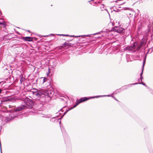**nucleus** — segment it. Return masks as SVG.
<instances>
[{"mask_svg":"<svg viewBox=\"0 0 153 153\" xmlns=\"http://www.w3.org/2000/svg\"><path fill=\"white\" fill-rule=\"evenodd\" d=\"M33 94L35 98L33 102L31 99L27 97L25 98L24 101L25 104L23 105L25 106V108H31L33 106L36 109H39L43 106L46 101L45 95L41 91L33 92Z\"/></svg>","mask_w":153,"mask_h":153,"instance_id":"f257e3e1","label":"nucleus"},{"mask_svg":"<svg viewBox=\"0 0 153 153\" xmlns=\"http://www.w3.org/2000/svg\"><path fill=\"white\" fill-rule=\"evenodd\" d=\"M111 95H101V96H94V97H90L89 98H87V97H82L80 98L79 100H77L80 103L82 102H83L85 101L88 99H93L94 98H97L99 97H111Z\"/></svg>","mask_w":153,"mask_h":153,"instance_id":"f03ea898","label":"nucleus"},{"mask_svg":"<svg viewBox=\"0 0 153 153\" xmlns=\"http://www.w3.org/2000/svg\"><path fill=\"white\" fill-rule=\"evenodd\" d=\"M19 115V114H18L16 111H13L9 114L8 117L6 118V120L7 122L9 121Z\"/></svg>","mask_w":153,"mask_h":153,"instance_id":"7ed1b4c3","label":"nucleus"},{"mask_svg":"<svg viewBox=\"0 0 153 153\" xmlns=\"http://www.w3.org/2000/svg\"><path fill=\"white\" fill-rule=\"evenodd\" d=\"M123 50L125 51L135 52L134 46H133V45L132 46H125L123 48Z\"/></svg>","mask_w":153,"mask_h":153,"instance_id":"20e7f679","label":"nucleus"},{"mask_svg":"<svg viewBox=\"0 0 153 153\" xmlns=\"http://www.w3.org/2000/svg\"><path fill=\"white\" fill-rule=\"evenodd\" d=\"M25 109V106H23V105H21L20 106H19L15 108L13 111H16V113H17L18 114H19L18 112V111H19Z\"/></svg>","mask_w":153,"mask_h":153,"instance_id":"39448f33","label":"nucleus"},{"mask_svg":"<svg viewBox=\"0 0 153 153\" xmlns=\"http://www.w3.org/2000/svg\"><path fill=\"white\" fill-rule=\"evenodd\" d=\"M142 84L143 85H144L145 86H146V84L143 83L142 82H141L136 83H133V84H129V85H128L127 86V85L125 86L128 87L129 86H131V85H137V84ZM125 86H124L122 87L121 88V89H122L123 90L126 89V88H125Z\"/></svg>","mask_w":153,"mask_h":153,"instance_id":"423d86ee","label":"nucleus"},{"mask_svg":"<svg viewBox=\"0 0 153 153\" xmlns=\"http://www.w3.org/2000/svg\"><path fill=\"white\" fill-rule=\"evenodd\" d=\"M22 39L25 41L31 42L33 40V38L30 37H23Z\"/></svg>","mask_w":153,"mask_h":153,"instance_id":"0eeeda50","label":"nucleus"},{"mask_svg":"<svg viewBox=\"0 0 153 153\" xmlns=\"http://www.w3.org/2000/svg\"><path fill=\"white\" fill-rule=\"evenodd\" d=\"M137 44L136 42H134L133 43V46H134V49L135 50V52L137 51H138L139 50L141 46H137Z\"/></svg>","mask_w":153,"mask_h":153,"instance_id":"6e6552de","label":"nucleus"},{"mask_svg":"<svg viewBox=\"0 0 153 153\" xmlns=\"http://www.w3.org/2000/svg\"><path fill=\"white\" fill-rule=\"evenodd\" d=\"M124 30V29L123 28L118 27V30H117V33H121L122 32H123Z\"/></svg>","mask_w":153,"mask_h":153,"instance_id":"1a4fd4ad","label":"nucleus"},{"mask_svg":"<svg viewBox=\"0 0 153 153\" xmlns=\"http://www.w3.org/2000/svg\"><path fill=\"white\" fill-rule=\"evenodd\" d=\"M80 103L78 101V100H77L76 101V102H75V104L74 105L73 107L72 108H71L70 109H72L73 108H75V107H76Z\"/></svg>","mask_w":153,"mask_h":153,"instance_id":"9d476101","label":"nucleus"},{"mask_svg":"<svg viewBox=\"0 0 153 153\" xmlns=\"http://www.w3.org/2000/svg\"><path fill=\"white\" fill-rule=\"evenodd\" d=\"M56 117H52L50 119V121L52 122H54L56 121V122H57L58 121V120L59 119H61V118H60L56 120Z\"/></svg>","mask_w":153,"mask_h":153,"instance_id":"9b49d317","label":"nucleus"},{"mask_svg":"<svg viewBox=\"0 0 153 153\" xmlns=\"http://www.w3.org/2000/svg\"><path fill=\"white\" fill-rule=\"evenodd\" d=\"M43 117L46 118H50L51 117V115L50 114H45Z\"/></svg>","mask_w":153,"mask_h":153,"instance_id":"f8f14e48","label":"nucleus"},{"mask_svg":"<svg viewBox=\"0 0 153 153\" xmlns=\"http://www.w3.org/2000/svg\"><path fill=\"white\" fill-rule=\"evenodd\" d=\"M118 27H115L112 28V30L114 32H116L117 33L118 30Z\"/></svg>","mask_w":153,"mask_h":153,"instance_id":"ddd939ff","label":"nucleus"},{"mask_svg":"<svg viewBox=\"0 0 153 153\" xmlns=\"http://www.w3.org/2000/svg\"><path fill=\"white\" fill-rule=\"evenodd\" d=\"M71 110V109L70 108L66 110V111L63 114L62 116V117L61 118V119L62 117H63L69 111H70Z\"/></svg>","mask_w":153,"mask_h":153,"instance_id":"4468645a","label":"nucleus"},{"mask_svg":"<svg viewBox=\"0 0 153 153\" xmlns=\"http://www.w3.org/2000/svg\"><path fill=\"white\" fill-rule=\"evenodd\" d=\"M25 80V78L23 77L22 76L20 79V81L22 83Z\"/></svg>","mask_w":153,"mask_h":153,"instance_id":"2eb2a0df","label":"nucleus"},{"mask_svg":"<svg viewBox=\"0 0 153 153\" xmlns=\"http://www.w3.org/2000/svg\"><path fill=\"white\" fill-rule=\"evenodd\" d=\"M48 81V79L47 78L44 77L42 80V82L43 83H44L45 82H47Z\"/></svg>","mask_w":153,"mask_h":153,"instance_id":"dca6fc26","label":"nucleus"},{"mask_svg":"<svg viewBox=\"0 0 153 153\" xmlns=\"http://www.w3.org/2000/svg\"><path fill=\"white\" fill-rule=\"evenodd\" d=\"M145 62H146V60H145V59H144L143 61V66H142V68L143 69V70L144 67V65H145Z\"/></svg>","mask_w":153,"mask_h":153,"instance_id":"f3484780","label":"nucleus"},{"mask_svg":"<svg viewBox=\"0 0 153 153\" xmlns=\"http://www.w3.org/2000/svg\"><path fill=\"white\" fill-rule=\"evenodd\" d=\"M51 90L48 91H47V92H46V94H47L48 95L50 96V95H49V93H51Z\"/></svg>","mask_w":153,"mask_h":153,"instance_id":"a211bd4d","label":"nucleus"},{"mask_svg":"<svg viewBox=\"0 0 153 153\" xmlns=\"http://www.w3.org/2000/svg\"><path fill=\"white\" fill-rule=\"evenodd\" d=\"M71 36V37H80L81 36H74V35H71V36Z\"/></svg>","mask_w":153,"mask_h":153,"instance_id":"6ab92c4d","label":"nucleus"},{"mask_svg":"<svg viewBox=\"0 0 153 153\" xmlns=\"http://www.w3.org/2000/svg\"><path fill=\"white\" fill-rule=\"evenodd\" d=\"M67 45V44L66 42L64 43L62 45V47H66V45Z\"/></svg>","mask_w":153,"mask_h":153,"instance_id":"aec40b11","label":"nucleus"},{"mask_svg":"<svg viewBox=\"0 0 153 153\" xmlns=\"http://www.w3.org/2000/svg\"><path fill=\"white\" fill-rule=\"evenodd\" d=\"M57 35H61L65 36H70L68 35H64V34H57Z\"/></svg>","mask_w":153,"mask_h":153,"instance_id":"412c9836","label":"nucleus"},{"mask_svg":"<svg viewBox=\"0 0 153 153\" xmlns=\"http://www.w3.org/2000/svg\"><path fill=\"white\" fill-rule=\"evenodd\" d=\"M5 24V22H0V25H4Z\"/></svg>","mask_w":153,"mask_h":153,"instance_id":"4be33fe9","label":"nucleus"},{"mask_svg":"<svg viewBox=\"0 0 153 153\" xmlns=\"http://www.w3.org/2000/svg\"><path fill=\"white\" fill-rule=\"evenodd\" d=\"M61 129L62 132V133L63 134H65V131H63V130H62L61 128Z\"/></svg>","mask_w":153,"mask_h":153,"instance_id":"5701e85b","label":"nucleus"},{"mask_svg":"<svg viewBox=\"0 0 153 153\" xmlns=\"http://www.w3.org/2000/svg\"><path fill=\"white\" fill-rule=\"evenodd\" d=\"M143 69L142 70V71L141 73L140 74V76H142V74H143Z\"/></svg>","mask_w":153,"mask_h":153,"instance_id":"b1692460","label":"nucleus"},{"mask_svg":"<svg viewBox=\"0 0 153 153\" xmlns=\"http://www.w3.org/2000/svg\"><path fill=\"white\" fill-rule=\"evenodd\" d=\"M101 32H98V33H94V34H93V35H95L96 34H100V33Z\"/></svg>","mask_w":153,"mask_h":153,"instance_id":"393cba45","label":"nucleus"},{"mask_svg":"<svg viewBox=\"0 0 153 153\" xmlns=\"http://www.w3.org/2000/svg\"><path fill=\"white\" fill-rule=\"evenodd\" d=\"M140 79L141 81L142 82V79H143V77L142 76H140Z\"/></svg>","mask_w":153,"mask_h":153,"instance_id":"a878e982","label":"nucleus"},{"mask_svg":"<svg viewBox=\"0 0 153 153\" xmlns=\"http://www.w3.org/2000/svg\"><path fill=\"white\" fill-rule=\"evenodd\" d=\"M57 62H55V64H54V66H56V65H57Z\"/></svg>","mask_w":153,"mask_h":153,"instance_id":"bb28decb","label":"nucleus"},{"mask_svg":"<svg viewBox=\"0 0 153 153\" xmlns=\"http://www.w3.org/2000/svg\"><path fill=\"white\" fill-rule=\"evenodd\" d=\"M93 0H91V1H88L90 2V4H91V3H90V2L92 1H93Z\"/></svg>","mask_w":153,"mask_h":153,"instance_id":"cd10ccee","label":"nucleus"},{"mask_svg":"<svg viewBox=\"0 0 153 153\" xmlns=\"http://www.w3.org/2000/svg\"><path fill=\"white\" fill-rule=\"evenodd\" d=\"M2 90L0 88V94L1 93Z\"/></svg>","mask_w":153,"mask_h":153,"instance_id":"c85d7f7f","label":"nucleus"},{"mask_svg":"<svg viewBox=\"0 0 153 153\" xmlns=\"http://www.w3.org/2000/svg\"><path fill=\"white\" fill-rule=\"evenodd\" d=\"M138 81H140V79H138Z\"/></svg>","mask_w":153,"mask_h":153,"instance_id":"c756f323","label":"nucleus"},{"mask_svg":"<svg viewBox=\"0 0 153 153\" xmlns=\"http://www.w3.org/2000/svg\"><path fill=\"white\" fill-rule=\"evenodd\" d=\"M53 34H50V36H53Z\"/></svg>","mask_w":153,"mask_h":153,"instance_id":"7c9ffc66","label":"nucleus"},{"mask_svg":"<svg viewBox=\"0 0 153 153\" xmlns=\"http://www.w3.org/2000/svg\"><path fill=\"white\" fill-rule=\"evenodd\" d=\"M109 31V30H107V31H107V32H108V31Z\"/></svg>","mask_w":153,"mask_h":153,"instance_id":"2f4dec72","label":"nucleus"},{"mask_svg":"<svg viewBox=\"0 0 153 153\" xmlns=\"http://www.w3.org/2000/svg\"><path fill=\"white\" fill-rule=\"evenodd\" d=\"M114 99H115V100H116L117 101H118V100H117L116 98H114Z\"/></svg>","mask_w":153,"mask_h":153,"instance_id":"473e14b6","label":"nucleus"},{"mask_svg":"<svg viewBox=\"0 0 153 153\" xmlns=\"http://www.w3.org/2000/svg\"><path fill=\"white\" fill-rule=\"evenodd\" d=\"M89 36V35H86L87 36Z\"/></svg>","mask_w":153,"mask_h":153,"instance_id":"72a5a7b5","label":"nucleus"},{"mask_svg":"<svg viewBox=\"0 0 153 153\" xmlns=\"http://www.w3.org/2000/svg\"><path fill=\"white\" fill-rule=\"evenodd\" d=\"M62 109H61L60 110V111H62Z\"/></svg>","mask_w":153,"mask_h":153,"instance_id":"f704fd0d","label":"nucleus"},{"mask_svg":"<svg viewBox=\"0 0 153 153\" xmlns=\"http://www.w3.org/2000/svg\"><path fill=\"white\" fill-rule=\"evenodd\" d=\"M124 3H125V2H124L123 3H122L121 4H124Z\"/></svg>","mask_w":153,"mask_h":153,"instance_id":"c9c22d12","label":"nucleus"},{"mask_svg":"<svg viewBox=\"0 0 153 153\" xmlns=\"http://www.w3.org/2000/svg\"><path fill=\"white\" fill-rule=\"evenodd\" d=\"M27 31L28 32H30V31L29 30H27Z\"/></svg>","mask_w":153,"mask_h":153,"instance_id":"e433bc0d","label":"nucleus"},{"mask_svg":"<svg viewBox=\"0 0 153 153\" xmlns=\"http://www.w3.org/2000/svg\"><path fill=\"white\" fill-rule=\"evenodd\" d=\"M59 123H61L60 121V122H59Z\"/></svg>","mask_w":153,"mask_h":153,"instance_id":"4c0bfd02","label":"nucleus"},{"mask_svg":"<svg viewBox=\"0 0 153 153\" xmlns=\"http://www.w3.org/2000/svg\"><path fill=\"white\" fill-rule=\"evenodd\" d=\"M129 14L130 15H131V13H129Z\"/></svg>","mask_w":153,"mask_h":153,"instance_id":"58836bf2","label":"nucleus"}]
</instances>
